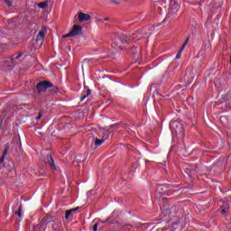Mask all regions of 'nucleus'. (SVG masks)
Wrapping results in <instances>:
<instances>
[{"label":"nucleus","mask_w":231,"mask_h":231,"mask_svg":"<svg viewBox=\"0 0 231 231\" xmlns=\"http://www.w3.org/2000/svg\"><path fill=\"white\" fill-rule=\"evenodd\" d=\"M136 37L134 36V32H124L122 34L116 35L115 37L114 42L112 43V51L111 55L108 57L114 59L116 57L117 50H124V44H129V42H133ZM115 50V51H113Z\"/></svg>","instance_id":"1"},{"label":"nucleus","mask_w":231,"mask_h":231,"mask_svg":"<svg viewBox=\"0 0 231 231\" xmlns=\"http://www.w3.org/2000/svg\"><path fill=\"white\" fill-rule=\"evenodd\" d=\"M99 223L102 225L99 226V231L107 230L109 226L112 228V230H122V224L118 221L111 222V218H106L105 221L99 220Z\"/></svg>","instance_id":"2"},{"label":"nucleus","mask_w":231,"mask_h":231,"mask_svg":"<svg viewBox=\"0 0 231 231\" xmlns=\"http://www.w3.org/2000/svg\"><path fill=\"white\" fill-rule=\"evenodd\" d=\"M50 88H53V83L49 80H42L36 84V93L42 95V93H46Z\"/></svg>","instance_id":"3"},{"label":"nucleus","mask_w":231,"mask_h":231,"mask_svg":"<svg viewBox=\"0 0 231 231\" xmlns=\"http://www.w3.org/2000/svg\"><path fill=\"white\" fill-rule=\"evenodd\" d=\"M170 127L172 133H175V134L183 136V133H184L183 123L180 121H172L170 124Z\"/></svg>","instance_id":"4"},{"label":"nucleus","mask_w":231,"mask_h":231,"mask_svg":"<svg viewBox=\"0 0 231 231\" xmlns=\"http://www.w3.org/2000/svg\"><path fill=\"white\" fill-rule=\"evenodd\" d=\"M23 57V53H15L8 58V64L7 66L14 68L15 64L17 63V60Z\"/></svg>","instance_id":"5"},{"label":"nucleus","mask_w":231,"mask_h":231,"mask_svg":"<svg viewBox=\"0 0 231 231\" xmlns=\"http://www.w3.org/2000/svg\"><path fill=\"white\" fill-rule=\"evenodd\" d=\"M45 163L51 167L52 171L57 170V166L55 165V160L53 159V156L51 153H47L44 158Z\"/></svg>","instance_id":"6"},{"label":"nucleus","mask_w":231,"mask_h":231,"mask_svg":"<svg viewBox=\"0 0 231 231\" xmlns=\"http://www.w3.org/2000/svg\"><path fill=\"white\" fill-rule=\"evenodd\" d=\"M70 33L72 37H77L82 33V26L74 24L72 29L70 30Z\"/></svg>","instance_id":"7"},{"label":"nucleus","mask_w":231,"mask_h":231,"mask_svg":"<svg viewBox=\"0 0 231 231\" xmlns=\"http://www.w3.org/2000/svg\"><path fill=\"white\" fill-rule=\"evenodd\" d=\"M78 19L79 23H88V21H91V15L80 12L78 14Z\"/></svg>","instance_id":"8"},{"label":"nucleus","mask_w":231,"mask_h":231,"mask_svg":"<svg viewBox=\"0 0 231 231\" xmlns=\"http://www.w3.org/2000/svg\"><path fill=\"white\" fill-rule=\"evenodd\" d=\"M169 10L170 14H178V12H180V5L174 1H171Z\"/></svg>","instance_id":"9"},{"label":"nucleus","mask_w":231,"mask_h":231,"mask_svg":"<svg viewBox=\"0 0 231 231\" xmlns=\"http://www.w3.org/2000/svg\"><path fill=\"white\" fill-rule=\"evenodd\" d=\"M43 220L45 221V223H47V225L49 226L48 227L50 228V226L57 221V217L47 215L43 217Z\"/></svg>","instance_id":"10"},{"label":"nucleus","mask_w":231,"mask_h":231,"mask_svg":"<svg viewBox=\"0 0 231 231\" xmlns=\"http://www.w3.org/2000/svg\"><path fill=\"white\" fill-rule=\"evenodd\" d=\"M52 231H62V223L56 221L50 226Z\"/></svg>","instance_id":"11"},{"label":"nucleus","mask_w":231,"mask_h":231,"mask_svg":"<svg viewBox=\"0 0 231 231\" xmlns=\"http://www.w3.org/2000/svg\"><path fill=\"white\" fill-rule=\"evenodd\" d=\"M46 37V32L40 31L39 33L36 36V42H39V41H42Z\"/></svg>","instance_id":"12"},{"label":"nucleus","mask_w":231,"mask_h":231,"mask_svg":"<svg viewBox=\"0 0 231 231\" xmlns=\"http://www.w3.org/2000/svg\"><path fill=\"white\" fill-rule=\"evenodd\" d=\"M89 95H91V89L88 88V89L87 90V92H86V91H83V92H82V96H83V97H82L81 99H80L81 102H84V100H86V98H88Z\"/></svg>","instance_id":"13"},{"label":"nucleus","mask_w":231,"mask_h":231,"mask_svg":"<svg viewBox=\"0 0 231 231\" xmlns=\"http://www.w3.org/2000/svg\"><path fill=\"white\" fill-rule=\"evenodd\" d=\"M40 228L42 230H46L48 228V223L44 220V218L40 222Z\"/></svg>","instance_id":"14"},{"label":"nucleus","mask_w":231,"mask_h":231,"mask_svg":"<svg viewBox=\"0 0 231 231\" xmlns=\"http://www.w3.org/2000/svg\"><path fill=\"white\" fill-rule=\"evenodd\" d=\"M49 89H51V94L55 95V93H59V87L54 86L52 84V87H49Z\"/></svg>","instance_id":"15"},{"label":"nucleus","mask_w":231,"mask_h":231,"mask_svg":"<svg viewBox=\"0 0 231 231\" xmlns=\"http://www.w3.org/2000/svg\"><path fill=\"white\" fill-rule=\"evenodd\" d=\"M23 207H19L18 208V210H16L15 212H14V214L16 215V216H18L19 217H23Z\"/></svg>","instance_id":"16"},{"label":"nucleus","mask_w":231,"mask_h":231,"mask_svg":"<svg viewBox=\"0 0 231 231\" xmlns=\"http://www.w3.org/2000/svg\"><path fill=\"white\" fill-rule=\"evenodd\" d=\"M104 142H106V141L103 140V139H96V141H95V145H96L97 147H100V145H102V143H104Z\"/></svg>","instance_id":"17"},{"label":"nucleus","mask_w":231,"mask_h":231,"mask_svg":"<svg viewBox=\"0 0 231 231\" xmlns=\"http://www.w3.org/2000/svg\"><path fill=\"white\" fill-rule=\"evenodd\" d=\"M39 8H48V2H41L40 4H38Z\"/></svg>","instance_id":"18"},{"label":"nucleus","mask_w":231,"mask_h":231,"mask_svg":"<svg viewBox=\"0 0 231 231\" xmlns=\"http://www.w3.org/2000/svg\"><path fill=\"white\" fill-rule=\"evenodd\" d=\"M69 216H73V213L69 209L65 213V219H69Z\"/></svg>","instance_id":"19"},{"label":"nucleus","mask_w":231,"mask_h":231,"mask_svg":"<svg viewBox=\"0 0 231 231\" xmlns=\"http://www.w3.org/2000/svg\"><path fill=\"white\" fill-rule=\"evenodd\" d=\"M80 208L77 207V208H73L71 209H69L70 211V213L72 214H78L79 210Z\"/></svg>","instance_id":"20"},{"label":"nucleus","mask_w":231,"mask_h":231,"mask_svg":"<svg viewBox=\"0 0 231 231\" xmlns=\"http://www.w3.org/2000/svg\"><path fill=\"white\" fill-rule=\"evenodd\" d=\"M5 5H6V6H12L14 5V2H12V0H4Z\"/></svg>","instance_id":"21"},{"label":"nucleus","mask_w":231,"mask_h":231,"mask_svg":"<svg viewBox=\"0 0 231 231\" xmlns=\"http://www.w3.org/2000/svg\"><path fill=\"white\" fill-rule=\"evenodd\" d=\"M187 44H189V39H187L185 41V42L183 43V45L180 48V51H183V50H185V47L187 46Z\"/></svg>","instance_id":"22"},{"label":"nucleus","mask_w":231,"mask_h":231,"mask_svg":"<svg viewBox=\"0 0 231 231\" xmlns=\"http://www.w3.org/2000/svg\"><path fill=\"white\" fill-rule=\"evenodd\" d=\"M92 230L93 231H98V223H96L92 226Z\"/></svg>","instance_id":"23"},{"label":"nucleus","mask_w":231,"mask_h":231,"mask_svg":"<svg viewBox=\"0 0 231 231\" xmlns=\"http://www.w3.org/2000/svg\"><path fill=\"white\" fill-rule=\"evenodd\" d=\"M68 37H73V35L71 34V32H69L68 34H64L62 36V39H68Z\"/></svg>","instance_id":"24"},{"label":"nucleus","mask_w":231,"mask_h":231,"mask_svg":"<svg viewBox=\"0 0 231 231\" xmlns=\"http://www.w3.org/2000/svg\"><path fill=\"white\" fill-rule=\"evenodd\" d=\"M181 53H183V51L180 50L176 55V59H181Z\"/></svg>","instance_id":"25"},{"label":"nucleus","mask_w":231,"mask_h":231,"mask_svg":"<svg viewBox=\"0 0 231 231\" xmlns=\"http://www.w3.org/2000/svg\"><path fill=\"white\" fill-rule=\"evenodd\" d=\"M8 154V148H5V151H4V152H3V155L2 156H4V158H5V156Z\"/></svg>","instance_id":"26"},{"label":"nucleus","mask_w":231,"mask_h":231,"mask_svg":"<svg viewBox=\"0 0 231 231\" xmlns=\"http://www.w3.org/2000/svg\"><path fill=\"white\" fill-rule=\"evenodd\" d=\"M42 118V112H40L38 116L36 117V120H41Z\"/></svg>","instance_id":"27"},{"label":"nucleus","mask_w":231,"mask_h":231,"mask_svg":"<svg viewBox=\"0 0 231 231\" xmlns=\"http://www.w3.org/2000/svg\"><path fill=\"white\" fill-rule=\"evenodd\" d=\"M106 21H109V18L100 19L99 23H106Z\"/></svg>","instance_id":"28"},{"label":"nucleus","mask_w":231,"mask_h":231,"mask_svg":"<svg viewBox=\"0 0 231 231\" xmlns=\"http://www.w3.org/2000/svg\"><path fill=\"white\" fill-rule=\"evenodd\" d=\"M111 3H113L114 5H120V2L116 0H112Z\"/></svg>","instance_id":"29"},{"label":"nucleus","mask_w":231,"mask_h":231,"mask_svg":"<svg viewBox=\"0 0 231 231\" xmlns=\"http://www.w3.org/2000/svg\"><path fill=\"white\" fill-rule=\"evenodd\" d=\"M135 51H136V47H133V48L131 49V53H134V54Z\"/></svg>","instance_id":"30"},{"label":"nucleus","mask_w":231,"mask_h":231,"mask_svg":"<svg viewBox=\"0 0 231 231\" xmlns=\"http://www.w3.org/2000/svg\"><path fill=\"white\" fill-rule=\"evenodd\" d=\"M3 162H5V156H2V157L0 158V165H1V163H3Z\"/></svg>","instance_id":"31"},{"label":"nucleus","mask_w":231,"mask_h":231,"mask_svg":"<svg viewBox=\"0 0 231 231\" xmlns=\"http://www.w3.org/2000/svg\"><path fill=\"white\" fill-rule=\"evenodd\" d=\"M8 22H9V24H12V23H14V18H13V19L8 20Z\"/></svg>","instance_id":"32"},{"label":"nucleus","mask_w":231,"mask_h":231,"mask_svg":"<svg viewBox=\"0 0 231 231\" xmlns=\"http://www.w3.org/2000/svg\"><path fill=\"white\" fill-rule=\"evenodd\" d=\"M226 212V209L223 208L222 209V214H225Z\"/></svg>","instance_id":"33"}]
</instances>
